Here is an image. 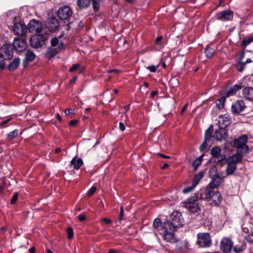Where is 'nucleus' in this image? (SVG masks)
Masks as SVG:
<instances>
[{
  "label": "nucleus",
  "mask_w": 253,
  "mask_h": 253,
  "mask_svg": "<svg viewBox=\"0 0 253 253\" xmlns=\"http://www.w3.org/2000/svg\"><path fill=\"white\" fill-rule=\"evenodd\" d=\"M171 222L167 221L163 223L161 229L164 239L168 242H171L174 239V232L176 229L183 225V219L181 214L177 211H174L171 215Z\"/></svg>",
  "instance_id": "obj_1"
},
{
  "label": "nucleus",
  "mask_w": 253,
  "mask_h": 253,
  "mask_svg": "<svg viewBox=\"0 0 253 253\" xmlns=\"http://www.w3.org/2000/svg\"><path fill=\"white\" fill-rule=\"evenodd\" d=\"M247 139V136L244 135L238 139H235L233 143H229L228 141H227L225 144V147L227 149H229L230 145L231 147H236L238 153H240L241 154L246 153L248 152L249 150V147L246 145Z\"/></svg>",
  "instance_id": "obj_2"
},
{
  "label": "nucleus",
  "mask_w": 253,
  "mask_h": 253,
  "mask_svg": "<svg viewBox=\"0 0 253 253\" xmlns=\"http://www.w3.org/2000/svg\"><path fill=\"white\" fill-rule=\"evenodd\" d=\"M201 197H203L211 202V204L214 205H219L222 199L221 195L218 191L210 188L205 189L201 194Z\"/></svg>",
  "instance_id": "obj_3"
},
{
  "label": "nucleus",
  "mask_w": 253,
  "mask_h": 253,
  "mask_svg": "<svg viewBox=\"0 0 253 253\" xmlns=\"http://www.w3.org/2000/svg\"><path fill=\"white\" fill-rule=\"evenodd\" d=\"M63 35H61L58 38H54L51 41V47L48 48L47 50V54L48 56L53 57L57 53L61 51L64 47L63 43L59 41Z\"/></svg>",
  "instance_id": "obj_4"
},
{
  "label": "nucleus",
  "mask_w": 253,
  "mask_h": 253,
  "mask_svg": "<svg viewBox=\"0 0 253 253\" xmlns=\"http://www.w3.org/2000/svg\"><path fill=\"white\" fill-rule=\"evenodd\" d=\"M47 39V36L46 34L44 35L36 34L31 37L30 43L32 47L38 48L42 46Z\"/></svg>",
  "instance_id": "obj_5"
},
{
  "label": "nucleus",
  "mask_w": 253,
  "mask_h": 253,
  "mask_svg": "<svg viewBox=\"0 0 253 253\" xmlns=\"http://www.w3.org/2000/svg\"><path fill=\"white\" fill-rule=\"evenodd\" d=\"M198 194H195L193 197L185 202V208L192 212H198L200 210L198 202Z\"/></svg>",
  "instance_id": "obj_6"
},
{
  "label": "nucleus",
  "mask_w": 253,
  "mask_h": 253,
  "mask_svg": "<svg viewBox=\"0 0 253 253\" xmlns=\"http://www.w3.org/2000/svg\"><path fill=\"white\" fill-rule=\"evenodd\" d=\"M197 243L202 248H207L211 246V240L210 235L206 233H200L197 235Z\"/></svg>",
  "instance_id": "obj_7"
},
{
  "label": "nucleus",
  "mask_w": 253,
  "mask_h": 253,
  "mask_svg": "<svg viewBox=\"0 0 253 253\" xmlns=\"http://www.w3.org/2000/svg\"><path fill=\"white\" fill-rule=\"evenodd\" d=\"M221 149L219 146H214L211 150V159L215 163H220L226 159L225 154L221 153Z\"/></svg>",
  "instance_id": "obj_8"
},
{
  "label": "nucleus",
  "mask_w": 253,
  "mask_h": 253,
  "mask_svg": "<svg viewBox=\"0 0 253 253\" xmlns=\"http://www.w3.org/2000/svg\"><path fill=\"white\" fill-rule=\"evenodd\" d=\"M43 28L42 23L38 20H32L30 21L27 30L30 33L38 34L42 32Z\"/></svg>",
  "instance_id": "obj_9"
},
{
  "label": "nucleus",
  "mask_w": 253,
  "mask_h": 253,
  "mask_svg": "<svg viewBox=\"0 0 253 253\" xmlns=\"http://www.w3.org/2000/svg\"><path fill=\"white\" fill-rule=\"evenodd\" d=\"M213 131L212 126L211 125L206 131L205 134V140L203 143L200 146V150L202 151L204 150L209 145H211V140L212 137Z\"/></svg>",
  "instance_id": "obj_10"
},
{
  "label": "nucleus",
  "mask_w": 253,
  "mask_h": 253,
  "mask_svg": "<svg viewBox=\"0 0 253 253\" xmlns=\"http://www.w3.org/2000/svg\"><path fill=\"white\" fill-rule=\"evenodd\" d=\"M224 178L225 176H223L222 172L219 173V174L211 177V180L208 185L209 188L214 189L218 187L224 182Z\"/></svg>",
  "instance_id": "obj_11"
},
{
  "label": "nucleus",
  "mask_w": 253,
  "mask_h": 253,
  "mask_svg": "<svg viewBox=\"0 0 253 253\" xmlns=\"http://www.w3.org/2000/svg\"><path fill=\"white\" fill-rule=\"evenodd\" d=\"M73 12L71 8L67 6L60 7L58 10V16L61 20H67L72 15Z\"/></svg>",
  "instance_id": "obj_12"
},
{
  "label": "nucleus",
  "mask_w": 253,
  "mask_h": 253,
  "mask_svg": "<svg viewBox=\"0 0 253 253\" xmlns=\"http://www.w3.org/2000/svg\"><path fill=\"white\" fill-rule=\"evenodd\" d=\"M233 246V242L228 238H223L220 242L221 250L225 253H230Z\"/></svg>",
  "instance_id": "obj_13"
},
{
  "label": "nucleus",
  "mask_w": 253,
  "mask_h": 253,
  "mask_svg": "<svg viewBox=\"0 0 253 253\" xmlns=\"http://www.w3.org/2000/svg\"><path fill=\"white\" fill-rule=\"evenodd\" d=\"M14 48L19 52H23L27 48V43L26 41L23 38H15L13 42Z\"/></svg>",
  "instance_id": "obj_14"
},
{
  "label": "nucleus",
  "mask_w": 253,
  "mask_h": 253,
  "mask_svg": "<svg viewBox=\"0 0 253 253\" xmlns=\"http://www.w3.org/2000/svg\"><path fill=\"white\" fill-rule=\"evenodd\" d=\"M227 135L228 133L227 129L219 127L218 129L215 130L212 137L216 141H221L225 139L227 137Z\"/></svg>",
  "instance_id": "obj_15"
},
{
  "label": "nucleus",
  "mask_w": 253,
  "mask_h": 253,
  "mask_svg": "<svg viewBox=\"0 0 253 253\" xmlns=\"http://www.w3.org/2000/svg\"><path fill=\"white\" fill-rule=\"evenodd\" d=\"M13 31L16 35L23 36L27 32V27L25 24L21 23H16L14 24Z\"/></svg>",
  "instance_id": "obj_16"
},
{
  "label": "nucleus",
  "mask_w": 253,
  "mask_h": 253,
  "mask_svg": "<svg viewBox=\"0 0 253 253\" xmlns=\"http://www.w3.org/2000/svg\"><path fill=\"white\" fill-rule=\"evenodd\" d=\"M216 19L221 21H227L233 18V12L230 10L221 11L216 15Z\"/></svg>",
  "instance_id": "obj_17"
},
{
  "label": "nucleus",
  "mask_w": 253,
  "mask_h": 253,
  "mask_svg": "<svg viewBox=\"0 0 253 253\" xmlns=\"http://www.w3.org/2000/svg\"><path fill=\"white\" fill-rule=\"evenodd\" d=\"M46 27L51 32H56L59 28V23L58 20L54 17H50L48 19Z\"/></svg>",
  "instance_id": "obj_18"
},
{
  "label": "nucleus",
  "mask_w": 253,
  "mask_h": 253,
  "mask_svg": "<svg viewBox=\"0 0 253 253\" xmlns=\"http://www.w3.org/2000/svg\"><path fill=\"white\" fill-rule=\"evenodd\" d=\"M219 127L225 128L231 123V118L227 114H224L219 116L218 121Z\"/></svg>",
  "instance_id": "obj_19"
},
{
  "label": "nucleus",
  "mask_w": 253,
  "mask_h": 253,
  "mask_svg": "<svg viewBox=\"0 0 253 253\" xmlns=\"http://www.w3.org/2000/svg\"><path fill=\"white\" fill-rule=\"evenodd\" d=\"M245 103L243 101L238 100L231 106V111L234 114H238L242 112L245 108Z\"/></svg>",
  "instance_id": "obj_20"
},
{
  "label": "nucleus",
  "mask_w": 253,
  "mask_h": 253,
  "mask_svg": "<svg viewBox=\"0 0 253 253\" xmlns=\"http://www.w3.org/2000/svg\"><path fill=\"white\" fill-rule=\"evenodd\" d=\"M1 52H3L5 54V57L8 59H10L13 56V52L11 50V46L10 44L5 43L0 48Z\"/></svg>",
  "instance_id": "obj_21"
},
{
  "label": "nucleus",
  "mask_w": 253,
  "mask_h": 253,
  "mask_svg": "<svg viewBox=\"0 0 253 253\" xmlns=\"http://www.w3.org/2000/svg\"><path fill=\"white\" fill-rule=\"evenodd\" d=\"M243 95L249 100H253V87L245 88L243 90Z\"/></svg>",
  "instance_id": "obj_22"
},
{
  "label": "nucleus",
  "mask_w": 253,
  "mask_h": 253,
  "mask_svg": "<svg viewBox=\"0 0 253 253\" xmlns=\"http://www.w3.org/2000/svg\"><path fill=\"white\" fill-rule=\"evenodd\" d=\"M242 154H237L229 157L227 159V162H229L232 164L236 166L237 164L240 163L242 160Z\"/></svg>",
  "instance_id": "obj_23"
},
{
  "label": "nucleus",
  "mask_w": 253,
  "mask_h": 253,
  "mask_svg": "<svg viewBox=\"0 0 253 253\" xmlns=\"http://www.w3.org/2000/svg\"><path fill=\"white\" fill-rule=\"evenodd\" d=\"M83 162L81 159H76V157H74L71 160L70 167H73L74 169H79L83 165Z\"/></svg>",
  "instance_id": "obj_24"
},
{
  "label": "nucleus",
  "mask_w": 253,
  "mask_h": 253,
  "mask_svg": "<svg viewBox=\"0 0 253 253\" xmlns=\"http://www.w3.org/2000/svg\"><path fill=\"white\" fill-rule=\"evenodd\" d=\"M162 221L160 219L157 218L155 219L153 221V226L154 228V232L155 233L156 237H157V231L158 230H161V229L163 228V225H162Z\"/></svg>",
  "instance_id": "obj_25"
},
{
  "label": "nucleus",
  "mask_w": 253,
  "mask_h": 253,
  "mask_svg": "<svg viewBox=\"0 0 253 253\" xmlns=\"http://www.w3.org/2000/svg\"><path fill=\"white\" fill-rule=\"evenodd\" d=\"M20 63V59L19 58H15L9 63L8 69L9 71H13L19 66Z\"/></svg>",
  "instance_id": "obj_26"
},
{
  "label": "nucleus",
  "mask_w": 253,
  "mask_h": 253,
  "mask_svg": "<svg viewBox=\"0 0 253 253\" xmlns=\"http://www.w3.org/2000/svg\"><path fill=\"white\" fill-rule=\"evenodd\" d=\"M36 55L33 51L31 50L27 51L25 55V59L23 62L24 65L26 66L28 62L33 61Z\"/></svg>",
  "instance_id": "obj_27"
},
{
  "label": "nucleus",
  "mask_w": 253,
  "mask_h": 253,
  "mask_svg": "<svg viewBox=\"0 0 253 253\" xmlns=\"http://www.w3.org/2000/svg\"><path fill=\"white\" fill-rule=\"evenodd\" d=\"M227 163V166L225 170V174L226 176H229L234 173L236 169V166L229 162Z\"/></svg>",
  "instance_id": "obj_28"
},
{
  "label": "nucleus",
  "mask_w": 253,
  "mask_h": 253,
  "mask_svg": "<svg viewBox=\"0 0 253 253\" xmlns=\"http://www.w3.org/2000/svg\"><path fill=\"white\" fill-rule=\"evenodd\" d=\"M241 88V86L239 85H235L232 87H231L226 92V97H229L230 96L235 94L237 91Z\"/></svg>",
  "instance_id": "obj_29"
},
{
  "label": "nucleus",
  "mask_w": 253,
  "mask_h": 253,
  "mask_svg": "<svg viewBox=\"0 0 253 253\" xmlns=\"http://www.w3.org/2000/svg\"><path fill=\"white\" fill-rule=\"evenodd\" d=\"M215 52V48L210 46H207L205 50L206 56L208 58H211Z\"/></svg>",
  "instance_id": "obj_30"
},
{
  "label": "nucleus",
  "mask_w": 253,
  "mask_h": 253,
  "mask_svg": "<svg viewBox=\"0 0 253 253\" xmlns=\"http://www.w3.org/2000/svg\"><path fill=\"white\" fill-rule=\"evenodd\" d=\"M204 175V173L203 171H200L198 173L196 174L193 180L192 183L194 184L195 186H196L199 183L200 180L203 177Z\"/></svg>",
  "instance_id": "obj_31"
},
{
  "label": "nucleus",
  "mask_w": 253,
  "mask_h": 253,
  "mask_svg": "<svg viewBox=\"0 0 253 253\" xmlns=\"http://www.w3.org/2000/svg\"><path fill=\"white\" fill-rule=\"evenodd\" d=\"M90 3V0H78L77 4L81 8L87 7Z\"/></svg>",
  "instance_id": "obj_32"
},
{
  "label": "nucleus",
  "mask_w": 253,
  "mask_h": 253,
  "mask_svg": "<svg viewBox=\"0 0 253 253\" xmlns=\"http://www.w3.org/2000/svg\"><path fill=\"white\" fill-rule=\"evenodd\" d=\"M219 172H217L216 166H213L211 167L209 171V174L210 178L219 174Z\"/></svg>",
  "instance_id": "obj_33"
},
{
  "label": "nucleus",
  "mask_w": 253,
  "mask_h": 253,
  "mask_svg": "<svg viewBox=\"0 0 253 253\" xmlns=\"http://www.w3.org/2000/svg\"><path fill=\"white\" fill-rule=\"evenodd\" d=\"M162 36H159L156 38L155 41V43L157 45V48L158 49L162 48L164 46V43L162 42Z\"/></svg>",
  "instance_id": "obj_34"
},
{
  "label": "nucleus",
  "mask_w": 253,
  "mask_h": 253,
  "mask_svg": "<svg viewBox=\"0 0 253 253\" xmlns=\"http://www.w3.org/2000/svg\"><path fill=\"white\" fill-rule=\"evenodd\" d=\"M203 155L199 157L198 158L196 159L192 164V166L194 168L195 170H196L198 167L201 165L203 161Z\"/></svg>",
  "instance_id": "obj_35"
},
{
  "label": "nucleus",
  "mask_w": 253,
  "mask_h": 253,
  "mask_svg": "<svg viewBox=\"0 0 253 253\" xmlns=\"http://www.w3.org/2000/svg\"><path fill=\"white\" fill-rule=\"evenodd\" d=\"M225 101V97L223 96L221 97L220 98L218 99L216 101V106L219 109H221L224 106V104Z\"/></svg>",
  "instance_id": "obj_36"
},
{
  "label": "nucleus",
  "mask_w": 253,
  "mask_h": 253,
  "mask_svg": "<svg viewBox=\"0 0 253 253\" xmlns=\"http://www.w3.org/2000/svg\"><path fill=\"white\" fill-rule=\"evenodd\" d=\"M18 130L14 129L13 131L10 132L7 135V138L8 140H11L15 138L18 134Z\"/></svg>",
  "instance_id": "obj_37"
},
{
  "label": "nucleus",
  "mask_w": 253,
  "mask_h": 253,
  "mask_svg": "<svg viewBox=\"0 0 253 253\" xmlns=\"http://www.w3.org/2000/svg\"><path fill=\"white\" fill-rule=\"evenodd\" d=\"M246 248V245L244 244H243L241 246L236 245L233 248L234 251L236 253H240L242 252L243 250H244Z\"/></svg>",
  "instance_id": "obj_38"
},
{
  "label": "nucleus",
  "mask_w": 253,
  "mask_h": 253,
  "mask_svg": "<svg viewBox=\"0 0 253 253\" xmlns=\"http://www.w3.org/2000/svg\"><path fill=\"white\" fill-rule=\"evenodd\" d=\"M246 63L244 62H239L236 65V69L239 72H242L245 67Z\"/></svg>",
  "instance_id": "obj_39"
},
{
  "label": "nucleus",
  "mask_w": 253,
  "mask_h": 253,
  "mask_svg": "<svg viewBox=\"0 0 253 253\" xmlns=\"http://www.w3.org/2000/svg\"><path fill=\"white\" fill-rule=\"evenodd\" d=\"M252 42H253V37L245 38L242 41V45L244 47H246Z\"/></svg>",
  "instance_id": "obj_40"
},
{
  "label": "nucleus",
  "mask_w": 253,
  "mask_h": 253,
  "mask_svg": "<svg viewBox=\"0 0 253 253\" xmlns=\"http://www.w3.org/2000/svg\"><path fill=\"white\" fill-rule=\"evenodd\" d=\"M100 0H92L93 8L94 11H97L100 7Z\"/></svg>",
  "instance_id": "obj_41"
},
{
  "label": "nucleus",
  "mask_w": 253,
  "mask_h": 253,
  "mask_svg": "<svg viewBox=\"0 0 253 253\" xmlns=\"http://www.w3.org/2000/svg\"><path fill=\"white\" fill-rule=\"evenodd\" d=\"M196 186H195V185H194V184L192 183L191 186H188V187L184 188L182 190V192L184 194H187V193L191 192L192 191H193Z\"/></svg>",
  "instance_id": "obj_42"
},
{
  "label": "nucleus",
  "mask_w": 253,
  "mask_h": 253,
  "mask_svg": "<svg viewBox=\"0 0 253 253\" xmlns=\"http://www.w3.org/2000/svg\"><path fill=\"white\" fill-rule=\"evenodd\" d=\"M67 233L68 234V238L71 239L74 237L73 230L72 227H68L67 229Z\"/></svg>",
  "instance_id": "obj_43"
},
{
  "label": "nucleus",
  "mask_w": 253,
  "mask_h": 253,
  "mask_svg": "<svg viewBox=\"0 0 253 253\" xmlns=\"http://www.w3.org/2000/svg\"><path fill=\"white\" fill-rule=\"evenodd\" d=\"M5 62L4 55L0 53V70L2 69L4 67Z\"/></svg>",
  "instance_id": "obj_44"
},
{
  "label": "nucleus",
  "mask_w": 253,
  "mask_h": 253,
  "mask_svg": "<svg viewBox=\"0 0 253 253\" xmlns=\"http://www.w3.org/2000/svg\"><path fill=\"white\" fill-rule=\"evenodd\" d=\"M80 64H75L72 65V66L69 69V72H74L77 71L79 68L80 67Z\"/></svg>",
  "instance_id": "obj_45"
},
{
  "label": "nucleus",
  "mask_w": 253,
  "mask_h": 253,
  "mask_svg": "<svg viewBox=\"0 0 253 253\" xmlns=\"http://www.w3.org/2000/svg\"><path fill=\"white\" fill-rule=\"evenodd\" d=\"M18 197V194L17 193H15L12 196V199H11L10 203L13 204L15 203V202L17 200Z\"/></svg>",
  "instance_id": "obj_46"
},
{
  "label": "nucleus",
  "mask_w": 253,
  "mask_h": 253,
  "mask_svg": "<svg viewBox=\"0 0 253 253\" xmlns=\"http://www.w3.org/2000/svg\"><path fill=\"white\" fill-rule=\"evenodd\" d=\"M96 190V188L95 186L91 187L90 188V189L88 190V196L90 197V196H92L95 193Z\"/></svg>",
  "instance_id": "obj_47"
},
{
  "label": "nucleus",
  "mask_w": 253,
  "mask_h": 253,
  "mask_svg": "<svg viewBox=\"0 0 253 253\" xmlns=\"http://www.w3.org/2000/svg\"><path fill=\"white\" fill-rule=\"evenodd\" d=\"M158 68V66H155L154 65H151V66H148L147 67V69L152 73H154L155 72L157 69Z\"/></svg>",
  "instance_id": "obj_48"
},
{
  "label": "nucleus",
  "mask_w": 253,
  "mask_h": 253,
  "mask_svg": "<svg viewBox=\"0 0 253 253\" xmlns=\"http://www.w3.org/2000/svg\"><path fill=\"white\" fill-rule=\"evenodd\" d=\"M124 212L123 211V208L122 207L121 208V211H120L119 217L118 218L119 220L121 221L122 220H124Z\"/></svg>",
  "instance_id": "obj_49"
},
{
  "label": "nucleus",
  "mask_w": 253,
  "mask_h": 253,
  "mask_svg": "<svg viewBox=\"0 0 253 253\" xmlns=\"http://www.w3.org/2000/svg\"><path fill=\"white\" fill-rule=\"evenodd\" d=\"M78 219L80 221H83L85 220L86 217H85V216L84 214L82 213V214H79L78 215Z\"/></svg>",
  "instance_id": "obj_50"
},
{
  "label": "nucleus",
  "mask_w": 253,
  "mask_h": 253,
  "mask_svg": "<svg viewBox=\"0 0 253 253\" xmlns=\"http://www.w3.org/2000/svg\"><path fill=\"white\" fill-rule=\"evenodd\" d=\"M119 128L121 131H124L125 130V125L123 122H120Z\"/></svg>",
  "instance_id": "obj_51"
},
{
  "label": "nucleus",
  "mask_w": 253,
  "mask_h": 253,
  "mask_svg": "<svg viewBox=\"0 0 253 253\" xmlns=\"http://www.w3.org/2000/svg\"><path fill=\"white\" fill-rule=\"evenodd\" d=\"M102 221L107 224H109L111 223V220L109 218H103L102 219Z\"/></svg>",
  "instance_id": "obj_52"
},
{
  "label": "nucleus",
  "mask_w": 253,
  "mask_h": 253,
  "mask_svg": "<svg viewBox=\"0 0 253 253\" xmlns=\"http://www.w3.org/2000/svg\"><path fill=\"white\" fill-rule=\"evenodd\" d=\"M74 112V111L73 109H66L65 111V113L66 115H69L71 114H73Z\"/></svg>",
  "instance_id": "obj_53"
},
{
  "label": "nucleus",
  "mask_w": 253,
  "mask_h": 253,
  "mask_svg": "<svg viewBox=\"0 0 253 253\" xmlns=\"http://www.w3.org/2000/svg\"><path fill=\"white\" fill-rule=\"evenodd\" d=\"M78 123V121L77 120H72L70 122V125L72 126H76Z\"/></svg>",
  "instance_id": "obj_54"
},
{
  "label": "nucleus",
  "mask_w": 253,
  "mask_h": 253,
  "mask_svg": "<svg viewBox=\"0 0 253 253\" xmlns=\"http://www.w3.org/2000/svg\"><path fill=\"white\" fill-rule=\"evenodd\" d=\"M159 155L160 157H161L162 158H164V159H169V158H170L169 156L165 155L163 154H159Z\"/></svg>",
  "instance_id": "obj_55"
},
{
  "label": "nucleus",
  "mask_w": 253,
  "mask_h": 253,
  "mask_svg": "<svg viewBox=\"0 0 253 253\" xmlns=\"http://www.w3.org/2000/svg\"><path fill=\"white\" fill-rule=\"evenodd\" d=\"M158 92L157 91H152L151 93V97H152V98L154 97L158 94Z\"/></svg>",
  "instance_id": "obj_56"
},
{
  "label": "nucleus",
  "mask_w": 253,
  "mask_h": 253,
  "mask_svg": "<svg viewBox=\"0 0 253 253\" xmlns=\"http://www.w3.org/2000/svg\"><path fill=\"white\" fill-rule=\"evenodd\" d=\"M77 79V77H74L71 80L70 84H74L75 82L76 81Z\"/></svg>",
  "instance_id": "obj_57"
},
{
  "label": "nucleus",
  "mask_w": 253,
  "mask_h": 253,
  "mask_svg": "<svg viewBox=\"0 0 253 253\" xmlns=\"http://www.w3.org/2000/svg\"><path fill=\"white\" fill-rule=\"evenodd\" d=\"M169 167V165L168 164H164L163 166H161L162 169H165L168 168Z\"/></svg>",
  "instance_id": "obj_58"
},
{
  "label": "nucleus",
  "mask_w": 253,
  "mask_h": 253,
  "mask_svg": "<svg viewBox=\"0 0 253 253\" xmlns=\"http://www.w3.org/2000/svg\"><path fill=\"white\" fill-rule=\"evenodd\" d=\"M119 72V70H110L108 71V73H117L118 72Z\"/></svg>",
  "instance_id": "obj_59"
},
{
  "label": "nucleus",
  "mask_w": 253,
  "mask_h": 253,
  "mask_svg": "<svg viewBox=\"0 0 253 253\" xmlns=\"http://www.w3.org/2000/svg\"><path fill=\"white\" fill-rule=\"evenodd\" d=\"M108 253H118V252L115 250L111 249L109 251Z\"/></svg>",
  "instance_id": "obj_60"
},
{
  "label": "nucleus",
  "mask_w": 253,
  "mask_h": 253,
  "mask_svg": "<svg viewBox=\"0 0 253 253\" xmlns=\"http://www.w3.org/2000/svg\"><path fill=\"white\" fill-rule=\"evenodd\" d=\"M251 62H252V60H251V59L248 58L244 63H246V64L247 63H250Z\"/></svg>",
  "instance_id": "obj_61"
},
{
  "label": "nucleus",
  "mask_w": 253,
  "mask_h": 253,
  "mask_svg": "<svg viewBox=\"0 0 253 253\" xmlns=\"http://www.w3.org/2000/svg\"><path fill=\"white\" fill-rule=\"evenodd\" d=\"M9 120H10V119H7V120H5V121H2V122L1 123V124L2 125H4L6 124L7 122H8Z\"/></svg>",
  "instance_id": "obj_62"
},
{
  "label": "nucleus",
  "mask_w": 253,
  "mask_h": 253,
  "mask_svg": "<svg viewBox=\"0 0 253 253\" xmlns=\"http://www.w3.org/2000/svg\"><path fill=\"white\" fill-rule=\"evenodd\" d=\"M187 105L186 104L185 105H184V106L183 107L182 110H181V113H183L185 110L186 109V108H187Z\"/></svg>",
  "instance_id": "obj_63"
},
{
  "label": "nucleus",
  "mask_w": 253,
  "mask_h": 253,
  "mask_svg": "<svg viewBox=\"0 0 253 253\" xmlns=\"http://www.w3.org/2000/svg\"><path fill=\"white\" fill-rule=\"evenodd\" d=\"M35 251V249L34 248H31L30 249V252L31 253H34Z\"/></svg>",
  "instance_id": "obj_64"
}]
</instances>
